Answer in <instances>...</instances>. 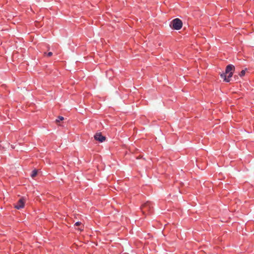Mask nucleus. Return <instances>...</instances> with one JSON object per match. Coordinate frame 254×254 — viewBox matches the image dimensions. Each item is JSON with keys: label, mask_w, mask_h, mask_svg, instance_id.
<instances>
[{"label": "nucleus", "mask_w": 254, "mask_h": 254, "mask_svg": "<svg viewBox=\"0 0 254 254\" xmlns=\"http://www.w3.org/2000/svg\"><path fill=\"white\" fill-rule=\"evenodd\" d=\"M235 66L233 64H230L226 66L225 71L220 74V76L226 82H229L231 80V78L232 77L233 73L235 71Z\"/></svg>", "instance_id": "nucleus-1"}, {"label": "nucleus", "mask_w": 254, "mask_h": 254, "mask_svg": "<svg viewBox=\"0 0 254 254\" xmlns=\"http://www.w3.org/2000/svg\"><path fill=\"white\" fill-rule=\"evenodd\" d=\"M152 207L150 202L147 201L142 204L140 207L142 214L144 215H147L151 212Z\"/></svg>", "instance_id": "nucleus-2"}, {"label": "nucleus", "mask_w": 254, "mask_h": 254, "mask_svg": "<svg viewBox=\"0 0 254 254\" xmlns=\"http://www.w3.org/2000/svg\"><path fill=\"white\" fill-rule=\"evenodd\" d=\"M171 26L175 30H180L183 26L182 21L179 18H176L171 22Z\"/></svg>", "instance_id": "nucleus-3"}, {"label": "nucleus", "mask_w": 254, "mask_h": 254, "mask_svg": "<svg viewBox=\"0 0 254 254\" xmlns=\"http://www.w3.org/2000/svg\"><path fill=\"white\" fill-rule=\"evenodd\" d=\"M25 204V200L23 198H20L17 203L15 205V208L20 209L24 207Z\"/></svg>", "instance_id": "nucleus-4"}, {"label": "nucleus", "mask_w": 254, "mask_h": 254, "mask_svg": "<svg viewBox=\"0 0 254 254\" xmlns=\"http://www.w3.org/2000/svg\"><path fill=\"white\" fill-rule=\"evenodd\" d=\"M94 138L96 140H98L100 142H103L106 139V137L103 136L100 132L96 133L94 135Z\"/></svg>", "instance_id": "nucleus-5"}, {"label": "nucleus", "mask_w": 254, "mask_h": 254, "mask_svg": "<svg viewBox=\"0 0 254 254\" xmlns=\"http://www.w3.org/2000/svg\"><path fill=\"white\" fill-rule=\"evenodd\" d=\"M37 175V170H34L32 172V174L31 175V176L32 178H34Z\"/></svg>", "instance_id": "nucleus-6"}, {"label": "nucleus", "mask_w": 254, "mask_h": 254, "mask_svg": "<svg viewBox=\"0 0 254 254\" xmlns=\"http://www.w3.org/2000/svg\"><path fill=\"white\" fill-rule=\"evenodd\" d=\"M247 70V68H245V69L242 70L240 73H239V75L241 77H243L245 75L246 73V70Z\"/></svg>", "instance_id": "nucleus-7"}, {"label": "nucleus", "mask_w": 254, "mask_h": 254, "mask_svg": "<svg viewBox=\"0 0 254 254\" xmlns=\"http://www.w3.org/2000/svg\"><path fill=\"white\" fill-rule=\"evenodd\" d=\"M64 117H63L62 116H60V117H58V119L56 120V122L57 123H58V122H60V121H63V120H64Z\"/></svg>", "instance_id": "nucleus-8"}, {"label": "nucleus", "mask_w": 254, "mask_h": 254, "mask_svg": "<svg viewBox=\"0 0 254 254\" xmlns=\"http://www.w3.org/2000/svg\"><path fill=\"white\" fill-rule=\"evenodd\" d=\"M211 187V183H210L209 184H207V189H209V188H210ZM208 191L207 190V193H208Z\"/></svg>", "instance_id": "nucleus-9"}, {"label": "nucleus", "mask_w": 254, "mask_h": 254, "mask_svg": "<svg viewBox=\"0 0 254 254\" xmlns=\"http://www.w3.org/2000/svg\"><path fill=\"white\" fill-rule=\"evenodd\" d=\"M52 55H53V53H52V52H49V53L47 54V56H48V57H51V56H52Z\"/></svg>", "instance_id": "nucleus-10"}, {"label": "nucleus", "mask_w": 254, "mask_h": 254, "mask_svg": "<svg viewBox=\"0 0 254 254\" xmlns=\"http://www.w3.org/2000/svg\"><path fill=\"white\" fill-rule=\"evenodd\" d=\"M81 223L79 222H77L75 224V225L76 226H78L79 225H80Z\"/></svg>", "instance_id": "nucleus-11"}]
</instances>
